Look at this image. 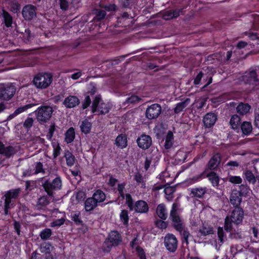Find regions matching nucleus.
<instances>
[{
  "mask_svg": "<svg viewBox=\"0 0 259 259\" xmlns=\"http://www.w3.org/2000/svg\"><path fill=\"white\" fill-rule=\"evenodd\" d=\"M244 218V211L241 207H237L231 212L230 215L225 219L224 229L227 232L230 233L231 238L239 239L242 238L241 231L236 230L233 225L238 227L241 225Z\"/></svg>",
  "mask_w": 259,
  "mask_h": 259,
  "instance_id": "f257e3e1",
  "label": "nucleus"
},
{
  "mask_svg": "<svg viewBox=\"0 0 259 259\" xmlns=\"http://www.w3.org/2000/svg\"><path fill=\"white\" fill-rule=\"evenodd\" d=\"M179 206V204L176 202L172 204L169 220L171 221L174 228L182 236L183 242H185L188 244L189 243L188 238L191 235L188 229L185 228L183 220L180 215Z\"/></svg>",
  "mask_w": 259,
  "mask_h": 259,
  "instance_id": "f03ea898",
  "label": "nucleus"
},
{
  "mask_svg": "<svg viewBox=\"0 0 259 259\" xmlns=\"http://www.w3.org/2000/svg\"><path fill=\"white\" fill-rule=\"evenodd\" d=\"M240 80L248 85L253 90L259 89V78L256 70L249 69L240 78Z\"/></svg>",
  "mask_w": 259,
  "mask_h": 259,
  "instance_id": "7ed1b4c3",
  "label": "nucleus"
},
{
  "mask_svg": "<svg viewBox=\"0 0 259 259\" xmlns=\"http://www.w3.org/2000/svg\"><path fill=\"white\" fill-rule=\"evenodd\" d=\"M53 81V76L51 73L44 72L37 73L33 77V84L37 89L47 88Z\"/></svg>",
  "mask_w": 259,
  "mask_h": 259,
  "instance_id": "20e7f679",
  "label": "nucleus"
},
{
  "mask_svg": "<svg viewBox=\"0 0 259 259\" xmlns=\"http://www.w3.org/2000/svg\"><path fill=\"white\" fill-rule=\"evenodd\" d=\"M36 118L40 124L48 122L52 116L53 109L49 105H41L34 111Z\"/></svg>",
  "mask_w": 259,
  "mask_h": 259,
  "instance_id": "39448f33",
  "label": "nucleus"
},
{
  "mask_svg": "<svg viewBox=\"0 0 259 259\" xmlns=\"http://www.w3.org/2000/svg\"><path fill=\"white\" fill-rule=\"evenodd\" d=\"M122 240L121 235L117 230L111 231L104 241L105 250L109 252L113 246H117Z\"/></svg>",
  "mask_w": 259,
  "mask_h": 259,
  "instance_id": "423d86ee",
  "label": "nucleus"
},
{
  "mask_svg": "<svg viewBox=\"0 0 259 259\" xmlns=\"http://www.w3.org/2000/svg\"><path fill=\"white\" fill-rule=\"evenodd\" d=\"M62 182L60 177L57 176L52 181L46 180L42 184V186L48 195L54 196V191L59 190L61 189Z\"/></svg>",
  "mask_w": 259,
  "mask_h": 259,
  "instance_id": "0eeeda50",
  "label": "nucleus"
},
{
  "mask_svg": "<svg viewBox=\"0 0 259 259\" xmlns=\"http://www.w3.org/2000/svg\"><path fill=\"white\" fill-rule=\"evenodd\" d=\"M162 108L160 104L157 103L152 104L148 106L145 112L146 117L149 119H155L160 115Z\"/></svg>",
  "mask_w": 259,
  "mask_h": 259,
  "instance_id": "6e6552de",
  "label": "nucleus"
},
{
  "mask_svg": "<svg viewBox=\"0 0 259 259\" xmlns=\"http://www.w3.org/2000/svg\"><path fill=\"white\" fill-rule=\"evenodd\" d=\"M164 243L166 249L170 252H175L178 248V240L172 234L168 233L165 236Z\"/></svg>",
  "mask_w": 259,
  "mask_h": 259,
  "instance_id": "1a4fd4ad",
  "label": "nucleus"
},
{
  "mask_svg": "<svg viewBox=\"0 0 259 259\" xmlns=\"http://www.w3.org/2000/svg\"><path fill=\"white\" fill-rule=\"evenodd\" d=\"M16 88L13 85H8L0 88V99L8 101L11 99L16 93Z\"/></svg>",
  "mask_w": 259,
  "mask_h": 259,
  "instance_id": "9d476101",
  "label": "nucleus"
},
{
  "mask_svg": "<svg viewBox=\"0 0 259 259\" xmlns=\"http://www.w3.org/2000/svg\"><path fill=\"white\" fill-rule=\"evenodd\" d=\"M137 143L138 147L142 150L149 149L152 144L151 137L145 134H142L137 139Z\"/></svg>",
  "mask_w": 259,
  "mask_h": 259,
  "instance_id": "9b49d317",
  "label": "nucleus"
},
{
  "mask_svg": "<svg viewBox=\"0 0 259 259\" xmlns=\"http://www.w3.org/2000/svg\"><path fill=\"white\" fill-rule=\"evenodd\" d=\"M222 160V155L220 153L217 152L213 155L205 166L204 170H213L217 169Z\"/></svg>",
  "mask_w": 259,
  "mask_h": 259,
  "instance_id": "f8f14e48",
  "label": "nucleus"
},
{
  "mask_svg": "<svg viewBox=\"0 0 259 259\" xmlns=\"http://www.w3.org/2000/svg\"><path fill=\"white\" fill-rule=\"evenodd\" d=\"M36 8L32 5H27L22 9V14L25 20H31L36 15Z\"/></svg>",
  "mask_w": 259,
  "mask_h": 259,
  "instance_id": "ddd939ff",
  "label": "nucleus"
},
{
  "mask_svg": "<svg viewBox=\"0 0 259 259\" xmlns=\"http://www.w3.org/2000/svg\"><path fill=\"white\" fill-rule=\"evenodd\" d=\"M218 119L216 114L213 112L207 113L203 117V123L205 128H210L213 126Z\"/></svg>",
  "mask_w": 259,
  "mask_h": 259,
  "instance_id": "4468645a",
  "label": "nucleus"
},
{
  "mask_svg": "<svg viewBox=\"0 0 259 259\" xmlns=\"http://www.w3.org/2000/svg\"><path fill=\"white\" fill-rule=\"evenodd\" d=\"M149 206L144 200H139L135 203L134 210L137 213H146L149 211Z\"/></svg>",
  "mask_w": 259,
  "mask_h": 259,
  "instance_id": "2eb2a0df",
  "label": "nucleus"
},
{
  "mask_svg": "<svg viewBox=\"0 0 259 259\" xmlns=\"http://www.w3.org/2000/svg\"><path fill=\"white\" fill-rule=\"evenodd\" d=\"M80 103L78 98L75 96L70 95L65 98L63 104L67 108H72L78 106Z\"/></svg>",
  "mask_w": 259,
  "mask_h": 259,
  "instance_id": "dca6fc26",
  "label": "nucleus"
},
{
  "mask_svg": "<svg viewBox=\"0 0 259 259\" xmlns=\"http://www.w3.org/2000/svg\"><path fill=\"white\" fill-rule=\"evenodd\" d=\"M242 201V197L237 193V190H233L230 196V203L234 208L240 207Z\"/></svg>",
  "mask_w": 259,
  "mask_h": 259,
  "instance_id": "f3484780",
  "label": "nucleus"
},
{
  "mask_svg": "<svg viewBox=\"0 0 259 259\" xmlns=\"http://www.w3.org/2000/svg\"><path fill=\"white\" fill-rule=\"evenodd\" d=\"M0 17L3 19V24L7 28L12 27L13 18L12 15L5 9H2Z\"/></svg>",
  "mask_w": 259,
  "mask_h": 259,
  "instance_id": "a211bd4d",
  "label": "nucleus"
},
{
  "mask_svg": "<svg viewBox=\"0 0 259 259\" xmlns=\"http://www.w3.org/2000/svg\"><path fill=\"white\" fill-rule=\"evenodd\" d=\"M183 9H176L175 10H169L165 11L163 15V18L165 20H170L173 18H178L182 13Z\"/></svg>",
  "mask_w": 259,
  "mask_h": 259,
  "instance_id": "6ab92c4d",
  "label": "nucleus"
},
{
  "mask_svg": "<svg viewBox=\"0 0 259 259\" xmlns=\"http://www.w3.org/2000/svg\"><path fill=\"white\" fill-rule=\"evenodd\" d=\"M156 213L159 219L162 220H166L168 217V214L166 205L162 203L157 206Z\"/></svg>",
  "mask_w": 259,
  "mask_h": 259,
  "instance_id": "aec40b11",
  "label": "nucleus"
},
{
  "mask_svg": "<svg viewBox=\"0 0 259 259\" xmlns=\"http://www.w3.org/2000/svg\"><path fill=\"white\" fill-rule=\"evenodd\" d=\"M99 204L92 197L87 198L84 202V207L86 212H91Z\"/></svg>",
  "mask_w": 259,
  "mask_h": 259,
  "instance_id": "412c9836",
  "label": "nucleus"
},
{
  "mask_svg": "<svg viewBox=\"0 0 259 259\" xmlns=\"http://www.w3.org/2000/svg\"><path fill=\"white\" fill-rule=\"evenodd\" d=\"M251 106L246 103L240 102L236 107V111L240 115H244L249 112Z\"/></svg>",
  "mask_w": 259,
  "mask_h": 259,
  "instance_id": "4be33fe9",
  "label": "nucleus"
},
{
  "mask_svg": "<svg viewBox=\"0 0 259 259\" xmlns=\"http://www.w3.org/2000/svg\"><path fill=\"white\" fill-rule=\"evenodd\" d=\"M92 197L100 205V203L106 200V195L102 190L97 189L93 194ZM101 206H103L102 205Z\"/></svg>",
  "mask_w": 259,
  "mask_h": 259,
  "instance_id": "5701e85b",
  "label": "nucleus"
},
{
  "mask_svg": "<svg viewBox=\"0 0 259 259\" xmlns=\"http://www.w3.org/2000/svg\"><path fill=\"white\" fill-rule=\"evenodd\" d=\"M39 249L41 253L47 255L52 253V251L54 249V247L51 242H44L40 244Z\"/></svg>",
  "mask_w": 259,
  "mask_h": 259,
  "instance_id": "b1692460",
  "label": "nucleus"
},
{
  "mask_svg": "<svg viewBox=\"0 0 259 259\" xmlns=\"http://www.w3.org/2000/svg\"><path fill=\"white\" fill-rule=\"evenodd\" d=\"M115 144L120 149H124L127 146V137L125 134L117 136L115 141Z\"/></svg>",
  "mask_w": 259,
  "mask_h": 259,
  "instance_id": "393cba45",
  "label": "nucleus"
},
{
  "mask_svg": "<svg viewBox=\"0 0 259 259\" xmlns=\"http://www.w3.org/2000/svg\"><path fill=\"white\" fill-rule=\"evenodd\" d=\"M92 127V123L88 119H84L81 121L80 129L81 133L87 135L91 132Z\"/></svg>",
  "mask_w": 259,
  "mask_h": 259,
  "instance_id": "a878e982",
  "label": "nucleus"
},
{
  "mask_svg": "<svg viewBox=\"0 0 259 259\" xmlns=\"http://www.w3.org/2000/svg\"><path fill=\"white\" fill-rule=\"evenodd\" d=\"M110 109L109 104L102 102L96 108L97 111L94 113L98 115H105L109 112Z\"/></svg>",
  "mask_w": 259,
  "mask_h": 259,
  "instance_id": "bb28decb",
  "label": "nucleus"
},
{
  "mask_svg": "<svg viewBox=\"0 0 259 259\" xmlns=\"http://www.w3.org/2000/svg\"><path fill=\"white\" fill-rule=\"evenodd\" d=\"M205 178H208V180L213 186H218L220 182V178L215 172L210 171L207 174L205 173Z\"/></svg>",
  "mask_w": 259,
  "mask_h": 259,
  "instance_id": "cd10ccee",
  "label": "nucleus"
},
{
  "mask_svg": "<svg viewBox=\"0 0 259 259\" xmlns=\"http://www.w3.org/2000/svg\"><path fill=\"white\" fill-rule=\"evenodd\" d=\"M240 126L242 135L249 136L251 133L252 126L250 122L243 121Z\"/></svg>",
  "mask_w": 259,
  "mask_h": 259,
  "instance_id": "c85d7f7f",
  "label": "nucleus"
},
{
  "mask_svg": "<svg viewBox=\"0 0 259 259\" xmlns=\"http://www.w3.org/2000/svg\"><path fill=\"white\" fill-rule=\"evenodd\" d=\"M65 141L67 144H70L75 139V129L73 127H69L65 133Z\"/></svg>",
  "mask_w": 259,
  "mask_h": 259,
  "instance_id": "c756f323",
  "label": "nucleus"
},
{
  "mask_svg": "<svg viewBox=\"0 0 259 259\" xmlns=\"http://www.w3.org/2000/svg\"><path fill=\"white\" fill-rule=\"evenodd\" d=\"M174 137L171 131H169L165 137L164 147L166 150L171 148L174 145Z\"/></svg>",
  "mask_w": 259,
  "mask_h": 259,
  "instance_id": "7c9ffc66",
  "label": "nucleus"
},
{
  "mask_svg": "<svg viewBox=\"0 0 259 259\" xmlns=\"http://www.w3.org/2000/svg\"><path fill=\"white\" fill-rule=\"evenodd\" d=\"M70 218L76 226H82L83 225V221L81 218L80 211H75L71 212Z\"/></svg>",
  "mask_w": 259,
  "mask_h": 259,
  "instance_id": "2f4dec72",
  "label": "nucleus"
},
{
  "mask_svg": "<svg viewBox=\"0 0 259 259\" xmlns=\"http://www.w3.org/2000/svg\"><path fill=\"white\" fill-rule=\"evenodd\" d=\"M241 118L237 114L233 115L230 120V124L233 130L239 129L241 124Z\"/></svg>",
  "mask_w": 259,
  "mask_h": 259,
  "instance_id": "473e14b6",
  "label": "nucleus"
},
{
  "mask_svg": "<svg viewBox=\"0 0 259 259\" xmlns=\"http://www.w3.org/2000/svg\"><path fill=\"white\" fill-rule=\"evenodd\" d=\"M95 16L93 18L94 22H99L104 19L106 15V12L102 9H95L94 11Z\"/></svg>",
  "mask_w": 259,
  "mask_h": 259,
  "instance_id": "72a5a7b5",
  "label": "nucleus"
},
{
  "mask_svg": "<svg viewBox=\"0 0 259 259\" xmlns=\"http://www.w3.org/2000/svg\"><path fill=\"white\" fill-rule=\"evenodd\" d=\"M206 193V188H192L191 190V193L194 196L199 198H202Z\"/></svg>",
  "mask_w": 259,
  "mask_h": 259,
  "instance_id": "f704fd0d",
  "label": "nucleus"
},
{
  "mask_svg": "<svg viewBox=\"0 0 259 259\" xmlns=\"http://www.w3.org/2000/svg\"><path fill=\"white\" fill-rule=\"evenodd\" d=\"M32 107V104H29L23 106L19 107L15 110L14 113L9 115V118L10 119H12L15 117L16 116L18 115V114L25 111L28 109L31 108Z\"/></svg>",
  "mask_w": 259,
  "mask_h": 259,
  "instance_id": "c9c22d12",
  "label": "nucleus"
},
{
  "mask_svg": "<svg viewBox=\"0 0 259 259\" xmlns=\"http://www.w3.org/2000/svg\"><path fill=\"white\" fill-rule=\"evenodd\" d=\"M205 173H206V170H204L201 174L197 175H195L192 177V178H189V179L187 180V182L190 185H192L198 182H199L201 180L205 178Z\"/></svg>",
  "mask_w": 259,
  "mask_h": 259,
  "instance_id": "e433bc0d",
  "label": "nucleus"
},
{
  "mask_svg": "<svg viewBox=\"0 0 259 259\" xmlns=\"http://www.w3.org/2000/svg\"><path fill=\"white\" fill-rule=\"evenodd\" d=\"M189 101L190 99L189 98H187L184 101L177 103L174 109V112L176 114H179L183 111L187 107Z\"/></svg>",
  "mask_w": 259,
  "mask_h": 259,
  "instance_id": "4c0bfd02",
  "label": "nucleus"
},
{
  "mask_svg": "<svg viewBox=\"0 0 259 259\" xmlns=\"http://www.w3.org/2000/svg\"><path fill=\"white\" fill-rule=\"evenodd\" d=\"M51 145L53 149V157L56 158L61 153V148L59 143L56 140L51 141Z\"/></svg>",
  "mask_w": 259,
  "mask_h": 259,
  "instance_id": "58836bf2",
  "label": "nucleus"
},
{
  "mask_svg": "<svg viewBox=\"0 0 259 259\" xmlns=\"http://www.w3.org/2000/svg\"><path fill=\"white\" fill-rule=\"evenodd\" d=\"M64 157L66 158V164L68 166H72L74 165L75 161V158L71 152L69 151H66Z\"/></svg>",
  "mask_w": 259,
  "mask_h": 259,
  "instance_id": "ea45409f",
  "label": "nucleus"
},
{
  "mask_svg": "<svg viewBox=\"0 0 259 259\" xmlns=\"http://www.w3.org/2000/svg\"><path fill=\"white\" fill-rule=\"evenodd\" d=\"M20 192V189L19 188L10 190L6 192L5 195V197L9 198L11 200L12 199H16L19 196Z\"/></svg>",
  "mask_w": 259,
  "mask_h": 259,
  "instance_id": "a19ab883",
  "label": "nucleus"
},
{
  "mask_svg": "<svg viewBox=\"0 0 259 259\" xmlns=\"http://www.w3.org/2000/svg\"><path fill=\"white\" fill-rule=\"evenodd\" d=\"M126 183L123 182L117 185V190L118 191V196L119 198H121L122 200L125 199L126 194L124 193L125 187Z\"/></svg>",
  "mask_w": 259,
  "mask_h": 259,
  "instance_id": "79ce46f5",
  "label": "nucleus"
},
{
  "mask_svg": "<svg viewBox=\"0 0 259 259\" xmlns=\"http://www.w3.org/2000/svg\"><path fill=\"white\" fill-rule=\"evenodd\" d=\"M119 218L124 225L127 226L128 225L129 215L127 210L123 209L121 211L119 214Z\"/></svg>",
  "mask_w": 259,
  "mask_h": 259,
  "instance_id": "37998d69",
  "label": "nucleus"
},
{
  "mask_svg": "<svg viewBox=\"0 0 259 259\" xmlns=\"http://www.w3.org/2000/svg\"><path fill=\"white\" fill-rule=\"evenodd\" d=\"M52 234V230L50 228H45L39 233V237L42 240L49 239Z\"/></svg>",
  "mask_w": 259,
  "mask_h": 259,
  "instance_id": "c03bdc74",
  "label": "nucleus"
},
{
  "mask_svg": "<svg viewBox=\"0 0 259 259\" xmlns=\"http://www.w3.org/2000/svg\"><path fill=\"white\" fill-rule=\"evenodd\" d=\"M243 175L244 176L246 181H247L249 183H251L253 184L255 183L256 179L251 170L249 169L246 170L243 172Z\"/></svg>",
  "mask_w": 259,
  "mask_h": 259,
  "instance_id": "a18cd8bd",
  "label": "nucleus"
},
{
  "mask_svg": "<svg viewBox=\"0 0 259 259\" xmlns=\"http://www.w3.org/2000/svg\"><path fill=\"white\" fill-rule=\"evenodd\" d=\"M16 152L15 148L12 146H8L5 147L2 154L7 158H10L16 153Z\"/></svg>",
  "mask_w": 259,
  "mask_h": 259,
  "instance_id": "49530a36",
  "label": "nucleus"
},
{
  "mask_svg": "<svg viewBox=\"0 0 259 259\" xmlns=\"http://www.w3.org/2000/svg\"><path fill=\"white\" fill-rule=\"evenodd\" d=\"M56 125L55 123H52L49 127V128L48 130V133L46 135L47 139L50 141H55V140H53V137L54 136V134L55 133V132L56 131Z\"/></svg>",
  "mask_w": 259,
  "mask_h": 259,
  "instance_id": "de8ad7c7",
  "label": "nucleus"
},
{
  "mask_svg": "<svg viewBox=\"0 0 259 259\" xmlns=\"http://www.w3.org/2000/svg\"><path fill=\"white\" fill-rule=\"evenodd\" d=\"M250 190L247 185L242 184L239 186V190H237V193H239L242 197H246Z\"/></svg>",
  "mask_w": 259,
  "mask_h": 259,
  "instance_id": "09e8293b",
  "label": "nucleus"
},
{
  "mask_svg": "<svg viewBox=\"0 0 259 259\" xmlns=\"http://www.w3.org/2000/svg\"><path fill=\"white\" fill-rule=\"evenodd\" d=\"M134 180L138 184H141V187L145 188L146 183L144 181V178L141 173L139 172H136L134 176Z\"/></svg>",
  "mask_w": 259,
  "mask_h": 259,
  "instance_id": "8fccbe9b",
  "label": "nucleus"
},
{
  "mask_svg": "<svg viewBox=\"0 0 259 259\" xmlns=\"http://www.w3.org/2000/svg\"><path fill=\"white\" fill-rule=\"evenodd\" d=\"M199 232L200 233L201 235L205 236L208 235L213 234L214 231L213 228L211 227H206L203 226L199 229Z\"/></svg>",
  "mask_w": 259,
  "mask_h": 259,
  "instance_id": "3c124183",
  "label": "nucleus"
},
{
  "mask_svg": "<svg viewBox=\"0 0 259 259\" xmlns=\"http://www.w3.org/2000/svg\"><path fill=\"white\" fill-rule=\"evenodd\" d=\"M125 199L126 200V204H127L130 210L132 211L134 210V201L130 193L126 194Z\"/></svg>",
  "mask_w": 259,
  "mask_h": 259,
  "instance_id": "603ef678",
  "label": "nucleus"
},
{
  "mask_svg": "<svg viewBox=\"0 0 259 259\" xmlns=\"http://www.w3.org/2000/svg\"><path fill=\"white\" fill-rule=\"evenodd\" d=\"M164 221L160 219H157L154 222L155 226L160 229H165L167 227L168 224L167 222Z\"/></svg>",
  "mask_w": 259,
  "mask_h": 259,
  "instance_id": "864d4df0",
  "label": "nucleus"
},
{
  "mask_svg": "<svg viewBox=\"0 0 259 259\" xmlns=\"http://www.w3.org/2000/svg\"><path fill=\"white\" fill-rule=\"evenodd\" d=\"M13 205L12 200L5 197L4 203V214L7 215L9 214V210L11 208Z\"/></svg>",
  "mask_w": 259,
  "mask_h": 259,
  "instance_id": "5fc2aeb1",
  "label": "nucleus"
},
{
  "mask_svg": "<svg viewBox=\"0 0 259 259\" xmlns=\"http://www.w3.org/2000/svg\"><path fill=\"white\" fill-rule=\"evenodd\" d=\"M65 221V215H64V218H61V219H56L54 220L52 222H51V226L52 227H60L61 226L63 225L64 224Z\"/></svg>",
  "mask_w": 259,
  "mask_h": 259,
  "instance_id": "6e6d98bb",
  "label": "nucleus"
},
{
  "mask_svg": "<svg viewBox=\"0 0 259 259\" xmlns=\"http://www.w3.org/2000/svg\"><path fill=\"white\" fill-rule=\"evenodd\" d=\"M101 99L99 96H96L95 99L93 100L92 105V112L93 113H95L97 111L96 108L99 105V104L101 103L100 102Z\"/></svg>",
  "mask_w": 259,
  "mask_h": 259,
  "instance_id": "4d7b16f0",
  "label": "nucleus"
},
{
  "mask_svg": "<svg viewBox=\"0 0 259 259\" xmlns=\"http://www.w3.org/2000/svg\"><path fill=\"white\" fill-rule=\"evenodd\" d=\"M38 204L42 206H46L50 203V201L47 196H42L38 199Z\"/></svg>",
  "mask_w": 259,
  "mask_h": 259,
  "instance_id": "13d9d810",
  "label": "nucleus"
},
{
  "mask_svg": "<svg viewBox=\"0 0 259 259\" xmlns=\"http://www.w3.org/2000/svg\"><path fill=\"white\" fill-rule=\"evenodd\" d=\"M34 120L32 117H27L23 122V127L27 130L30 129L33 124Z\"/></svg>",
  "mask_w": 259,
  "mask_h": 259,
  "instance_id": "bf43d9fd",
  "label": "nucleus"
},
{
  "mask_svg": "<svg viewBox=\"0 0 259 259\" xmlns=\"http://www.w3.org/2000/svg\"><path fill=\"white\" fill-rule=\"evenodd\" d=\"M229 181L234 184H240L242 182V179L240 176H231L229 178Z\"/></svg>",
  "mask_w": 259,
  "mask_h": 259,
  "instance_id": "052dcab7",
  "label": "nucleus"
},
{
  "mask_svg": "<svg viewBox=\"0 0 259 259\" xmlns=\"http://www.w3.org/2000/svg\"><path fill=\"white\" fill-rule=\"evenodd\" d=\"M136 250L140 259H146V253L142 247L137 246L136 247Z\"/></svg>",
  "mask_w": 259,
  "mask_h": 259,
  "instance_id": "680f3d73",
  "label": "nucleus"
},
{
  "mask_svg": "<svg viewBox=\"0 0 259 259\" xmlns=\"http://www.w3.org/2000/svg\"><path fill=\"white\" fill-rule=\"evenodd\" d=\"M140 100V98L138 96L132 95L126 99L125 103L126 104H133L139 102Z\"/></svg>",
  "mask_w": 259,
  "mask_h": 259,
  "instance_id": "e2e57ef3",
  "label": "nucleus"
},
{
  "mask_svg": "<svg viewBox=\"0 0 259 259\" xmlns=\"http://www.w3.org/2000/svg\"><path fill=\"white\" fill-rule=\"evenodd\" d=\"M204 75L202 71H200L194 79L193 83L195 85L197 86L200 83L201 80Z\"/></svg>",
  "mask_w": 259,
  "mask_h": 259,
  "instance_id": "0e129e2a",
  "label": "nucleus"
},
{
  "mask_svg": "<svg viewBox=\"0 0 259 259\" xmlns=\"http://www.w3.org/2000/svg\"><path fill=\"white\" fill-rule=\"evenodd\" d=\"M91 103V99L90 96L87 95L85 97L84 100L82 102V108L83 109H87Z\"/></svg>",
  "mask_w": 259,
  "mask_h": 259,
  "instance_id": "69168bd1",
  "label": "nucleus"
},
{
  "mask_svg": "<svg viewBox=\"0 0 259 259\" xmlns=\"http://www.w3.org/2000/svg\"><path fill=\"white\" fill-rule=\"evenodd\" d=\"M224 231L222 227H219L218 229V236L220 242L223 243L224 241Z\"/></svg>",
  "mask_w": 259,
  "mask_h": 259,
  "instance_id": "338daca9",
  "label": "nucleus"
},
{
  "mask_svg": "<svg viewBox=\"0 0 259 259\" xmlns=\"http://www.w3.org/2000/svg\"><path fill=\"white\" fill-rule=\"evenodd\" d=\"M239 166V163L237 161H229L225 165L226 167H229L230 170H233V167H238Z\"/></svg>",
  "mask_w": 259,
  "mask_h": 259,
  "instance_id": "774afa93",
  "label": "nucleus"
}]
</instances>
